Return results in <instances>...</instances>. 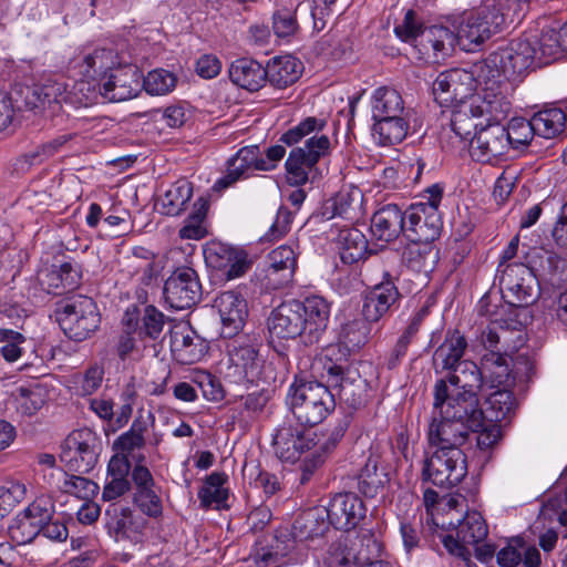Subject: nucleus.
I'll list each match as a JSON object with an SVG mask.
<instances>
[{
  "label": "nucleus",
  "mask_w": 567,
  "mask_h": 567,
  "mask_svg": "<svg viewBox=\"0 0 567 567\" xmlns=\"http://www.w3.org/2000/svg\"><path fill=\"white\" fill-rule=\"evenodd\" d=\"M324 126L326 121L309 116L281 135L279 141L288 146H292L303 137L316 133L306 141L303 147L292 148L286 159L285 167L290 185L301 186L308 182L313 183L319 177L317 164L321 157L329 154L331 145L330 138L327 135H318Z\"/></svg>",
  "instance_id": "1"
},
{
  "label": "nucleus",
  "mask_w": 567,
  "mask_h": 567,
  "mask_svg": "<svg viewBox=\"0 0 567 567\" xmlns=\"http://www.w3.org/2000/svg\"><path fill=\"white\" fill-rule=\"evenodd\" d=\"M511 8L509 0H484L480 7L463 12L454 22L455 43L458 41L467 51H472V45L478 47L502 32Z\"/></svg>",
  "instance_id": "2"
},
{
  "label": "nucleus",
  "mask_w": 567,
  "mask_h": 567,
  "mask_svg": "<svg viewBox=\"0 0 567 567\" xmlns=\"http://www.w3.org/2000/svg\"><path fill=\"white\" fill-rule=\"evenodd\" d=\"M537 51L528 37L512 40L498 48L480 65L478 78L514 81L530 68L539 66Z\"/></svg>",
  "instance_id": "3"
},
{
  "label": "nucleus",
  "mask_w": 567,
  "mask_h": 567,
  "mask_svg": "<svg viewBox=\"0 0 567 567\" xmlns=\"http://www.w3.org/2000/svg\"><path fill=\"white\" fill-rule=\"evenodd\" d=\"M334 395L328 383L300 382L290 388V408L300 424L315 426L334 410Z\"/></svg>",
  "instance_id": "4"
},
{
  "label": "nucleus",
  "mask_w": 567,
  "mask_h": 567,
  "mask_svg": "<svg viewBox=\"0 0 567 567\" xmlns=\"http://www.w3.org/2000/svg\"><path fill=\"white\" fill-rule=\"evenodd\" d=\"M317 522L313 512H307L296 518L292 533L280 532L271 543H260L256 548L252 560L257 567H281L289 563V555L295 548V538H312L318 532L312 528Z\"/></svg>",
  "instance_id": "5"
},
{
  "label": "nucleus",
  "mask_w": 567,
  "mask_h": 567,
  "mask_svg": "<svg viewBox=\"0 0 567 567\" xmlns=\"http://www.w3.org/2000/svg\"><path fill=\"white\" fill-rule=\"evenodd\" d=\"M395 34L404 42L414 43L420 51L429 54L433 51L434 59L449 56L455 45L454 32L443 25H431L423 29L416 20L415 12L408 10L402 23L394 28Z\"/></svg>",
  "instance_id": "6"
},
{
  "label": "nucleus",
  "mask_w": 567,
  "mask_h": 567,
  "mask_svg": "<svg viewBox=\"0 0 567 567\" xmlns=\"http://www.w3.org/2000/svg\"><path fill=\"white\" fill-rule=\"evenodd\" d=\"M498 284L511 310L524 311L539 296L537 278L524 264H507L503 269H498Z\"/></svg>",
  "instance_id": "7"
},
{
  "label": "nucleus",
  "mask_w": 567,
  "mask_h": 567,
  "mask_svg": "<svg viewBox=\"0 0 567 567\" xmlns=\"http://www.w3.org/2000/svg\"><path fill=\"white\" fill-rule=\"evenodd\" d=\"M433 408L443 415L462 421L474 429L482 425L484 412L477 394L450 389L443 379L437 380L434 385Z\"/></svg>",
  "instance_id": "8"
},
{
  "label": "nucleus",
  "mask_w": 567,
  "mask_h": 567,
  "mask_svg": "<svg viewBox=\"0 0 567 567\" xmlns=\"http://www.w3.org/2000/svg\"><path fill=\"white\" fill-rule=\"evenodd\" d=\"M56 319L64 333L75 341L91 337L101 322L96 303L85 296H76L68 300L56 310Z\"/></svg>",
  "instance_id": "9"
},
{
  "label": "nucleus",
  "mask_w": 567,
  "mask_h": 567,
  "mask_svg": "<svg viewBox=\"0 0 567 567\" xmlns=\"http://www.w3.org/2000/svg\"><path fill=\"white\" fill-rule=\"evenodd\" d=\"M435 447L433 454L424 462L423 480L446 489L456 486L467 474L464 451L462 449Z\"/></svg>",
  "instance_id": "10"
},
{
  "label": "nucleus",
  "mask_w": 567,
  "mask_h": 567,
  "mask_svg": "<svg viewBox=\"0 0 567 567\" xmlns=\"http://www.w3.org/2000/svg\"><path fill=\"white\" fill-rule=\"evenodd\" d=\"M520 312L509 309L508 318L497 317L482 329L478 342L483 349L492 348L509 355L518 351L526 341Z\"/></svg>",
  "instance_id": "11"
},
{
  "label": "nucleus",
  "mask_w": 567,
  "mask_h": 567,
  "mask_svg": "<svg viewBox=\"0 0 567 567\" xmlns=\"http://www.w3.org/2000/svg\"><path fill=\"white\" fill-rule=\"evenodd\" d=\"M399 278L398 269H382L380 281L363 296L361 312L367 321L378 322L400 306L402 295L396 286Z\"/></svg>",
  "instance_id": "12"
},
{
  "label": "nucleus",
  "mask_w": 567,
  "mask_h": 567,
  "mask_svg": "<svg viewBox=\"0 0 567 567\" xmlns=\"http://www.w3.org/2000/svg\"><path fill=\"white\" fill-rule=\"evenodd\" d=\"M101 441L89 427L74 430L61 445V461L71 471L89 473L97 463Z\"/></svg>",
  "instance_id": "13"
},
{
  "label": "nucleus",
  "mask_w": 567,
  "mask_h": 567,
  "mask_svg": "<svg viewBox=\"0 0 567 567\" xmlns=\"http://www.w3.org/2000/svg\"><path fill=\"white\" fill-rule=\"evenodd\" d=\"M478 79L465 69H451L441 72L433 82L434 100L443 107H454L470 102Z\"/></svg>",
  "instance_id": "14"
},
{
  "label": "nucleus",
  "mask_w": 567,
  "mask_h": 567,
  "mask_svg": "<svg viewBox=\"0 0 567 567\" xmlns=\"http://www.w3.org/2000/svg\"><path fill=\"white\" fill-rule=\"evenodd\" d=\"M165 303L174 310H185L195 306L202 297V285L194 269L177 268L164 284Z\"/></svg>",
  "instance_id": "15"
},
{
  "label": "nucleus",
  "mask_w": 567,
  "mask_h": 567,
  "mask_svg": "<svg viewBox=\"0 0 567 567\" xmlns=\"http://www.w3.org/2000/svg\"><path fill=\"white\" fill-rule=\"evenodd\" d=\"M318 363L322 369L320 377L328 383L329 389L337 391V395L350 406L361 404L363 381L357 372L344 369L327 357Z\"/></svg>",
  "instance_id": "16"
},
{
  "label": "nucleus",
  "mask_w": 567,
  "mask_h": 567,
  "mask_svg": "<svg viewBox=\"0 0 567 567\" xmlns=\"http://www.w3.org/2000/svg\"><path fill=\"white\" fill-rule=\"evenodd\" d=\"M274 164L268 163L261 155L258 145L241 147L226 163V174L215 182V193H220L238 181L247 178L252 171H271Z\"/></svg>",
  "instance_id": "17"
},
{
  "label": "nucleus",
  "mask_w": 567,
  "mask_h": 567,
  "mask_svg": "<svg viewBox=\"0 0 567 567\" xmlns=\"http://www.w3.org/2000/svg\"><path fill=\"white\" fill-rule=\"evenodd\" d=\"M484 82V87L480 93L471 97V106L476 111V116H486L488 122L499 123L507 116L512 109V103L502 91V79L478 78Z\"/></svg>",
  "instance_id": "18"
},
{
  "label": "nucleus",
  "mask_w": 567,
  "mask_h": 567,
  "mask_svg": "<svg viewBox=\"0 0 567 567\" xmlns=\"http://www.w3.org/2000/svg\"><path fill=\"white\" fill-rule=\"evenodd\" d=\"M329 523L339 530L350 532L365 518L363 501L352 492L333 495L326 508Z\"/></svg>",
  "instance_id": "19"
},
{
  "label": "nucleus",
  "mask_w": 567,
  "mask_h": 567,
  "mask_svg": "<svg viewBox=\"0 0 567 567\" xmlns=\"http://www.w3.org/2000/svg\"><path fill=\"white\" fill-rule=\"evenodd\" d=\"M442 228L441 214L423 204H412L405 209L404 236L409 241H434Z\"/></svg>",
  "instance_id": "20"
},
{
  "label": "nucleus",
  "mask_w": 567,
  "mask_h": 567,
  "mask_svg": "<svg viewBox=\"0 0 567 567\" xmlns=\"http://www.w3.org/2000/svg\"><path fill=\"white\" fill-rule=\"evenodd\" d=\"M133 503L147 517L158 518L163 513L159 491L147 466L137 463L131 473Z\"/></svg>",
  "instance_id": "21"
},
{
  "label": "nucleus",
  "mask_w": 567,
  "mask_h": 567,
  "mask_svg": "<svg viewBox=\"0 0 567 567\" xmlns=\"http://www.w3.org/2000/svg\"><path fill=\"white\" fill-rule=\"evenodd\" d=\"M382 544L373 533L367 530L359 535L358 543L349 553H334L330 557L332 567H372L377 563H385L380 559Z\"/></svg>",
  "instance_id": "22"
},
{
  "label": "nucleus",
  "mask_w": 567,
  "mask_h": 567,
  "mask_svg": "<svg viewBox=\"0 0 567 567\" xmlns=\"http://www.w3.org/2000/svg\"><path fill=\"white\" fill-rule=\"evenodd\" d=\"M471 429L474 427L434 410L427 431L429 443L432 446L462 449L470 441Z\"/></svg>",
  "instance_id": "23"
},
{
  "label": "nucleus",
  "mask_w": 567,
  "mask_h": 567,
  "mask_svg": "<svg viewBox=\"0 0 567 567\" xmlns=\"http://www.w3.org/2000/svg\"><path fill=\"white\" fill-rule=\"evenodd\" d=\"M141 91V72L136 65L116 66L100 86L101 97L109 102L131 100Z\"/></svg>",
  "instance_id": "24"
},
{
  "label": "nucleus",
  "mask_w": 567,
  "mask_h": 567,
  "mask_svg": "<svg viewBox=\"0 0 567 567\" xmlns=\"http://www.w3.org/2000/svg\"><path fill=\"white\" fill-rule=\"evenodd\" d=\"M251 265L247 250L215 240V280L227 282L240 278Z\"/></svg>",
  "instance_id": "25"
},
{
  "label": "nucleus",
  "mask_w": 567,
  "mask_h": 567,
  "mask_svg": "<svg viewBox=\"0 0 567 567\" xmlns=\"http://www.w3.org/2000/svg\"><path fill=\"white\" fill-rule=\"evenodd\" d=\"M272 445L277 457L285 462H295L302 453L312 449L315 443L309 431L291 423H284L277 430Z\"/></svg>",
  "instance_id": "26"
},
{
  "label": "nucleus",
  "mask_w": 567,
  "mask_h": 567,
  "mask_svg": "<svg viewBox=\"0 0 567 567\" xmlns=\"http://www.w3.org/2000/svg\"><path fill=\"white\" fill-rule=\"evenodd\" d=\"M506 136L505 126L489 122L474 133L471 140L472 156L480 162H489L507 154L509 147Z\"/></svg>",
  "instance_id": "27"
},
{
  "label": "nucleus",
  "mask_w": 567,
  "mask_h": 567,
  "mask_svg": "<svg viewBox=\"0 0 567 567\" xmlns=\"http://www.w3.org/2000/svg\"><path fill=\"white\" fill-rule=\"evenodd\" d=\"M268 330L272 338L295 339L305 336V321L298 300L284 302L275 308L268 318Z\"/></svg>",
  "instance_id": "28"
},
{
  "label": "nucleus",
  "mask_w": 567,
  "mask_h": 567,
  "mask_svg": "<svg viewBox=\"0 0 567 567\" xmlns=\"http://www.w3.org/2000/svg\"><path fill=\"white\" fill-rule=\"evenodd\" d=\"M171 351L181 364L198 362L207 351V346L186 323L177 324L171 330Z\"/></svg>",
  "instance_id": "29"
},
{
  "label": "nucleus",
  "mask_w": 567,
  "mask_h": 567,
  "mask_svg": "<svg viewBox=\"0 0 567 567\" xmlns=\"http://www.w3.org/2000/svg\"><path fill=\"white\" fill-rule=\"evenodd\" d=\"M297 257L291 246L282 245L268 255L264 284L266 289L277 290L288 285L295 274Z\"/></svg>",
  "instance_id": "30"
},
{
  "label": "nucleus",
  "mask_w": 567,
  "mask_h": 567,
  "mask_svg": "<svg viewBox=\"0 0 567 567\" xmlns=\"http://www.w3.org/2000/svg\"><path fill=\"white\" fill-rule=\"evenodd\" d=\"M301 320L305 321V338L309 343L318 342L326 331L330 317V306L320 296H311L299 301Z\"/></svg>",
  "instance_id": "31"
},
{
  "label": "nucleus",
  "mask_w": 567,
  "mask_h": 567,
  "mask_svg": "<svg viewBox=\"0 0 567 567\" xmlns=\"http://www.w3.org/2000/svg\"><path fill=\"white\" fill-rule=\"evenodd\" d=\"M216 307L221 322L220 336L223 338L236 336L243 328L247 316L246 300L233 291H227L215 300Z\"/></svg>",
  "instance_id": "32"
},
{
  "label": "nucleus",
  "mask_w": 567,
  "mask_h": 567,
  "mask_svg": "<svg viewBox=\"0 0 567 567\" xmlns=\"http://www.w3.org/2000/svg\"><path fill=\"white\" fill-rule=\"evenodd\" d=\"M68 87L69 83L64 80L48 78L22 90L24 104L30 110H38L51 104L66 103Z\"/></svg>",
  "instance_id": "33"
},
{
  "label": "nucleus",
  "mask_w": 567,
  "mask_h": 567,
  "mask_svg": "<svg viewBox=\"0 0 567 567\" xmlns=\"http://www.w3.org/2000/svg\"><path fill=\"white\" fill-rule=\"evenodd\" d=\"M224 364L228 369H234V373H228L227 377H234L235 382L245 378H254L259 365L258 349L255 344H244L235 340L228 346L227 361L219 362L218 371L220 373Z\"/></svg>",
  "instance_id": "34"
},
{
  "label": "nucleus",
  "mask_w": 567,
  "mask_h": 567,
  "mask_svg": "<svg viewBox=\"0 0 567 567\" xmlns=\"http://www.w3.org/2000/svg\"><path fill=\"white\" fill-rule=\"evenodd\" d=\"M40 284L52 295H63L75 289L81 280V267L76 262L66 261L52 265L40 274Z\"/></svg>",
  "instance_id": "35"
},
{
  "label": "nucleus",
  "mask_w": 567,
  "mask_h": 567,
  "mask_svg": "<svg viewBox=\"0 0 567 567\" xmlns=\"http://www.w3.org/2000/svg\"><path fill=\"white\" fill-rule=\"evenodd\" d=\"M480 360V368L484 382L491 388L511 386L515 378L511 369V357L494 349H484Z\"/></svg>",
  "instance_id": "36"
},
{
  "label": "nucleus",
  "mask_w": 567,
  "mask_h": 567,
  "mask_svg": "<svg viewBox=\"0 0 567 567\" xmlns=\"http://www.w3.org/2000/svg\"><path fill=\"white\" fill-rule=\"evenodd\" d=\"M405 210L395 204H388L377 210L371 219V231L379 240L392 241L404 235Z\"/></svg>",
  "instance_id": "37"
},
{
  "label": "nucleus",
  "mask_w": 567,
  "mask_h": 567,
  "mask_svg": "<svg viewBox=\"0 0 567 567\" xmlns=\"http://www.w3.org/2000/svg\"><path fill=\"white\" fill-rule=\"evenodd\" d=\"M353 487L365 497H375L389 482L388 473L384 467H380L378 456L370 455L360 470L352 478Z\"/></svg>",
  "instance_id": "38"
},
{
  "label": "nucleus",
  "mask_w": 567,
  "mask_h": 567,
  "mask_svg": "<svg viewBox=\"0 0 567 567\" xmlns=\"http://www.w3.org/2000/svg\"><path fill=\"white\" fill-rule=\"evenodd\" d=\"M302 63L292 55L272 58L266 66L267 81L276 89H286L301 76Z\"/></svg>",
  "instance_id": "39"
},
{
  "label": "nucleus",
  "mask_w": 567,
  "mask_h": 567,
  "mask_svg": "<svg viewBox=\"0 0 567 567\" xmlns=\"http://www.w3.org/2000/svg\"><path fill=\"white\" fill-rule=\"evenodd\" d=\"M229 76L238 86L255 92L267 81V71L259 62L244 58L231 64Z\"/></svg>",
  "instance_id": "40"
},
{
  "label": "nucleus",
  "mask_w": 567,
  "mask_h": 567,
  "mask_svg": "<svg viewBox=\"0 0 567 567\" xmlns=\"http://www.w3.org/2000/svg\"><path fill=\"white\" fill-rule=\"evenodd\" d=\"M530 118L536 136L547 140L561 136L567 125V113L557 106H545Z\"/></svg>",
  "instance_id": "41"
},
{
  "label": "nucleus",
  "mask_w": 567,
  "mask_h": 567,
  "mask_svg": "<svg viewBox=\"0 0 567 567\" xmlns=\"http://www.w3.org/2000/svg\"><path fill=\"white\" fill-rule=\"evenodd\" d=\"M49 485L60 492L73 495L80 499H90L99 492V485L93 481L76 475H70L63 470H53Z\"/></svg>",
  "instance_id": "42"
},
{
  "label": "nucleus",
  "mask_w": 567,
  "mask_h": 567,
  "mask_svg": "<svg viewBox=\"0 0 567 567\" xmlns=\"http://www.w3.org/2000/svg\"><path fill=\"white\" fill-rule=\"evenodd\" d=\"M467 348L465 337L458 330H449L445 334L443 343L435 350L433 361L436 367L442 370H451L458 363Z\"/></svg>",
  "instance_id": "43"
},
{
  "label": "nucleus",
  "mask_w": 567,
  "mask_h": 567,
  "mask_svg": "<svg viewBox=\"0 0 567 567\" xmlns=\"http://www.w3.org/2000/svg\"><path fill=\"white\" fill-rule=\"evenodd\" d=\"M121 64L122 62L118 60V55L114 50L96 49L85 54L78 66L80 74L95 81L97 78L104 76L109 71H113Z\"/></svg>",
  "instance_id": "44"
},
{
  "label": "nucleus",
  "mask_w": 567,
  "mask_h": 567,
  "mask_svg": "<svg viewBox=\"0 0 567 567\" xmlns=\"http://www.w3.org/2000/svg\"><path fill=\"white\" fill-rule=\"evenodd\" d=\"M337 244L343 264H355L368 255V240L364 234L357 228H341L337 237Z\"/></svg>",
  "instance_id": "45"
},
{
  "label": "nucleus",
  "mask_w": 567,
  "mask_h": 567,
  "mask_svg": "<svg viewBox=\"0 0 567 567\" xmlns=\"http://www.w3.org/2000/svg\"><path fill=\"white\" fill-rule=\"evenodd\" d=\"M483 382L481 368L473 361L463 360L462 363L450 370L446 384L450 389L477 394Z\"/></svg>",
  "instance_id": "46"
},
{
  "label": "nucleus",
  "mask_w": 567,
  "mask_h": 567,
  "mask_svg": "<svg viewBox=\"0 0 567 567\" xmlns=\"http://www.w3.org/2000/svg\"><path fill=\"white\" fill-rule=\"evenodd\" d=\"M404 101L401 93L391 86H380L371 96L372 118H386L404 114Z\"/></svg>",
  "instance_id": "47"
},
{
  "label": "nucleus",
  "mask_w": 567,
  "mask_h": 567,
  "mask_svg": "<svg viewBox=\"0 0 567 567\" xmlns=\"http://www.w3.org/2000/svg\"><path fill=\"white\" fill-rule=\"evenodd\" d=\"M122 323L124 329L117 338L115 351L117 357L122 361H125L134 353L140 352L138 341L143 340V338H140L138 333L135 332V327H137L138 323V309L136 307L127 308L123 316Z\"/></svg>",
  "instance_id": "48"
},
{
  "label": "nucleus",
  "mask_w": 567,
  "mask_h": 567,
  "mask_svg": "<svg viewBox=\"0 0 567 567\" xmlns=\"http://www.w3.org/2000/svg\"><path fill=\"white\" fill-rule=\"evenodd\" d=\"M373 121V135L380 145L389 146L401 143L408 134L409 122L404 114Z\"/></svg>",
  "instance_id": "49"
},
{
  "label": "nucleus",
  "mask_w": 567,
  "mask_h": 567,
  "mask_svg": "<svg viewBox=\"0 0 567 567\" xmlns=\"http://www.w3.org/2000/svg\"><path fill=\"white\" fill-rule=\"evenodd\" d=\"M210 208V200L207 197H199L193 207V212L179 229L182 239H203L208 234L207 215Z\"/></svg>",
  "instance_id": "50"
},
{
  "label": "nucleus",
  "mask_w": 567,
  "mask_h": 567,
  "mask_svg": "<svg viewBox=\"0 0 567 567\" xmlns=\"http://www.w3.org/2000/svg\"><path fill=\"white\" fill-rule=\"evenodd\" d=\"M193 196V187L186 179H179L164 193L161 198V212L168 216H178L185 210Z\"/></svg>",
  "instance_id": "51"
},
{
  "label": "nucleus",
  "mask_w": 567,
  "mask_h": 567,
  "mask_svg": "<svg viewBox=\"0 0 567 567\" xmlns=\"http://www.w3.org/2000/svg\"><path fill=\"white\" fill-rule=\"evenodd\" d=\"M495 389L494 392L487 395L485 403L486 412L489 415L488 420L498 423L514 414L517 402L509 386Z\"/></svg>",
  "instance_id": "52"
},
{
  "label": "nucleus",
  "mask_w": 567,
  "mask_h": 567,
  "mask_svg": "<svg viewBox=\"0 0 567 567\" xmlns=\"http://www.w3.org/2000/svg\"><path fill=\"white\" fill-rule=\"evenodd\" d=\"M243 476L250 488L261 491L267 498L275 495L281 488L277 475L261 468L259 464L254 462L244 465Z\"/></svg>",
  "instance_id": "53"
},
{
  "label": "nucleus",
  "mask_w": 567,
  "mask_h": 567,
  "mask_svg": "<svg viewBox=\"0 0 567 567\" xmlns=\"http://www.w3.org/2000/svg\"><path fill=\"white\" fill-rule=\"evenodd\" d=\"M16 410L21 415H34L45 403L47 392L39 384L19 386L12 393Z\"/></svg>",
  "instance_id": "54"
},
{
  "label": "nucleus",
  "mask_w": 567,
  "mask_h": 567,
  "mask_svg": "<svg viewBox=\"0 0 567 567\" xmlns=\"http://www.w3.org/2000/svg\"><path fill=\"white\" fill-rule=\"evenodd\" d=\"M116 538L137 540L146 526V522L134 515L130 507H122L110 523Z\"/></svg>",
  "instance_id": "55"
},
{
  "label": "nucleus",
  "mask_w": 567,
  "mask_h": 567,
  "mask_svg": "<svg viewBox=\"0 0 567 567\" xmlns=\"http://www.w3.org/2000/svg\"><path fill=\"white\" fill-rule=\"evenodd\" d=\"M236 460L231 456L221 460L220 471H215V508H228L229 501L234 499L230 493V477L235 472Z\"/></svg>",
  "instance_id": "56"
},
{
  "label": "nucleus",
  "mask_w": 567,
  "mask_h": 567,
  "mask_svg": "<svg viewBox=\"0 0 567 567\" xmlns=\"http://www.w3.org/2000/svg\"><path fill=\"white\" fill-rule=\"evenodd\" d=\"M487 534V525L478 512H467L456 527V535L463 544L477 545Z\"/></svg>",
  "instance_id": "57"
},
{
  "label": "nucleus",
  "mask_w": 567,
  "mask_h": 567,
  "mask_svg": "<svg viewBox=\"0 0 567 567\" xmlns=\"http://www.w3.org/2000/svg\"><path fill=\"white\" fill-rule=\"evenodd\" d=\"M532 42H534V47L538 44V48H536L537 58H539L537 59L538 65L549 63V61L557 59L564 52L560 28L558 30L551 28L544 29L540 37L538 39L534 37Z\"/></svg>",
  "instance_id": "58"
},
{
  "label": "nucleus",
  "mask_w": 567,
  "mask_h": 567,
  "mask_svg": "<svg viewBox=\"0 0 567 567\" xmlns=\"http://www.w3.org/2000/svg\"><path fill=\"white\" fill-rule=\"evenodd\" d=\"M177 75L165 69L150 71L143 78V89L153 96H162L173 92L177 85Z\"/></svg>",
  "instance_id": "59"
},
{
  "label": "nucleus",
  "mask_w": 567,
  "mask_h": 567,
  "mask_svg": "<svg viewBox=\"0 0 567 567\" xmlns=\"http://www.w3.org/2000/svg\"><path fill=\"white\" fill-rule=\"evenodd\" d=\"M101 96L100 90H96L95 81L84 78L73 81L66 90V103L75 106H90L97 103Z\"/></svg>",
  "instance_id": "60"
},
{
  "label": "nucleus",
  "mask_w": 567,
  "mask_h": 567,
  "mask_svg": "<svg viewBox=\"0 0 567 567\" xmlns=\"http://www.w3.org/2000/svg\"><path fill=\"white\" fill-rule=\"evenodd\" d=\"M370 321L353 319L346 322L340 330L339 340L349 349L357 350L364 346L370 338Z\"/></svg>",
  "instance_id": "61"
},
{
  "label": "nucleus",
  "mask_w": 567,
  "mask_h": 567,
  "mask_svg": "<svg viewBox=\"0 0 567 567\" xmlns=\"http://www.w3.org/2000/svg\"><path fill=\"white\" fill-rule=\"evenodd\" d=\"M451 109L452 131L462 140H472L473 131L477 128V123L474 122V118L478 116H476V111L471 106V101Z\"/></svg>",
  "instance_id": "62"
},
{
  "label": "nucleus",
  "mask_w": 567,
  "mask_h": 567,
  "mask_svg": "<svg viewBox=\"0 0 567 567\" xmlns=\"http://www.w3.org/2000/svg\"><path fill=\"white\" fill-rule=\"evenodd\" d=\"M271 29L278 39L290 40L299 30L296 9L282 6L271 17Z\"/></svg>",
  "instance_id": "63"
},
{
  "label": "nucleus",
  "mask_w": 567,
  "mask_h": 567,
  "mask_svg": "<svg viewBox=\"0 0 567 567\" xmlns=\"http://www.w3.org/2000/svg\"><path fill=\"white\" fill-rule=\"evenodd\" d=\"M165 324V316L154 306H146L143 313H138V323L135 332L140 338H150L155 340L163 331Z\"/></svg>",
  "instance_id": "64"
}]
</instances>
